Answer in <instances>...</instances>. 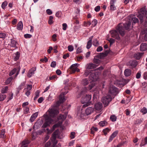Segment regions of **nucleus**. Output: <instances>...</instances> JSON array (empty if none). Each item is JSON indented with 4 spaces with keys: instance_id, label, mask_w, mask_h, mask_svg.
<instances>
[{
    "instance_id": "nucleus-1",
    "label": "nucleus",
    "mask_w": 147,
    "mask_h": 147,
    "mask_svg": "<svg viewBox=\"0 0 147 147\" xmlns=\"http://www.w3.org/2000/svg\"><path fill=\"white\" fill-rule=\"evenodd\" d=\"M91 98V95H87L85 96H83L81 98V102L82 104L86 103L83 105L82 107L80 110V107H78L77 108L78 111V114L80 115L81 116H82L84 114V111H83V109L85 108L90 105L91 103L90 101L89 102Z\"/></svg>"
},
{
    "instance_id": "nucleus-2",
    "label": "nucleus",
    "mask_w": 147,
    "mask_h": 147,
    "mask_svg": "<svg viewBox=\"0 0 147 147\" xmlns=\"http://www.w3.org/2000/svg\"><path fill=\"white\" fill-rule=\"evenodd\" d=\"M140 11L138 17L140 19L141 23L144 21L147 23V11L146 10L145 8L141 9Z\"/></svg>"
},
{
    "instance_id": "nucleus-3",
    "label": "nucleus",
    "mask_w": 147,
    "mask_h": 147,
    "mask_svg": "<svg viewBox=\"0 0 147 147\" xmlns=\"http://www.w3.org/2000/svg\"><path fill=\"white\" fill-rule=\"evenodd\" d=\"M86 70L84 75L85 77H87L89 75V79L90 80V83L92 82V63H88L86 66Z\"/></svg>"
},
{
    "instance_id": "nucleus-4",
    "label": "nucleus",
    "mask_w": 147,
    "mask_h": 147,
    "mask_svg": "<svg viewBox=\"0 0 147 147\" xmlns=\"http://www.w3.org/2000/svg\"><path fill=\"white\" fill-rule=\"evenodd\" d=\"M131 21H133L132 24L133 25V24H135L138 22V20L136 18L134 17L131 18V20H129L125 23L123 24L126 30H129L132 28V27L131 26Z\"/></svg>"
},
{
    "instance_id": "nucleus-5",
    "label": "nucleus",
    "mask_w": 147,
    "mask_h": 147,
    "mask_svg": "<svg viewBox=\"0 0 147 147\" xmlns=\"http://www.w3.org/2000/svg\"><path fill=\"white\" fill-rule=\"evenodd\" d=\"M111 100L112 98L111 96L109 95L103 97L101 99V101L105 107L107 106Z\"/></svg>"
},
{
    "instance_id": "nucleus-6",
    "label": "nucleus",
    "mask_w": 147,
    "mask_h": 147,
    "mask_svg": "<svg viewBox=\"0 0 147 147\" xmlns=\"http://www.w3.org/2000/svg\"><path fill=\"white\" fill-rule=\"evenodd\" d=\"M49 113V116L52 117H54L59 113L58 110L55 108L49 109L48 111Z\"/></svg>"
},
{
    "instance_id": "nucleus-7",
    "label": "nucleus",
    "mask_w": 147,
    "mask_h": 147,
    "mask_svg": "<svg viewBox=\"0 0 147 147\" xmlns=\"http://www.w3.org/2000/svg\"><path fill=\"white\" fill-rule=\"evenodd\" d=\"M103 69V68L102 66H100L99 67L95 69H94V70H92V71H96V74H95L94 75H93L92 77V82L94 81H96L99 78V74H100V73L99 71H100L101 70H102Z\"/></svg>"
},
{
    "instance_id": "nucleus-8",
    "label": "nucleus",
    "mask_w": 147,
    "mask_h": 147,
    "mask_svg": "<svg viewBox=\"0 0 147 147\" xmlns=\"http://www.w3.org/2000/svg\"><path fill=\"white\" fill-rule=\"evenodd\" d=\"M53 120L48 115H46L45 117V122L42 126V128H45L52 122Z\"/></svg>"
},
{
    "instance_id": "nucleus-9",
    "label": "nucleus",
    "mask_w": 147,
    "mask_h": 147,
    "mask_svg": "<svg viewBox=\"0 0 147 147\" xmlns=\"http://www.w3.org/2000/svg\"><path fill=\"white\" fill-rule=\"evenodd\" d=\"M116 30L119 32V33L122 36L124 35L125 31L123 28L122 27V24H119L116 28Z\"/></svg>"
},
{
    "instance_id": "nucleus-10",
    "label": "nucleus",
    "mask_w": 147,
    "mask_h": 147,
    "mask_svg": "<svg viewBox=\"0 0 147 147\" xmlns=\"http://www.w3.org/2000/svg\"><path fill=\"white\" fill-rule=\"evenodd\" d=\"M112 37L119 40L120 39L119 34L116 30H112L110 31Z\"/></svg>"
},
{
    "instance_id": "nucleus-11",
    "label": "nucleus",
    "mask_w": 147,
    "mask_h": 147,
    "mask_svg": "<svg viewBox=\"0 0 147 147\" xmlns=\"http://www.w3.org/2000/svg\"><path fill=\"white\" fill-rule=\"evenodd\" d=\"M20 66H19L17 67L16 68H14L9 73V75L10 76H11L14 74L16 72V76H17L19 74L20 71Z\"/></svg>"
},
{
    "instance_id": "nucleus-12",
    "label": "nucleus",
    "mask_w": 147,
    "mask_h": 147,
    "mask_svg": "<svg viewBox=\"0 0 147 147\" xmlns=\"http://www.w3.org/2000/svg\"><path fill=\"white\" fill-rule=\"evenodd\" d=\"M117 91V89L115 86H111L109 89V92L111 94H114L116 93Z\"/></svg>"
},
{
    "instance_id": "nucleus-13",
    "label": "nucleus",
    "mask_w": 147,
    "mask_h": 147,
    "mask_svg": "<svg viewBox=\"0 0 147 147\" xmlns=\"http://www.w3.org/2000/svg\"><path fill=\"white\" fill-rule=\"evenodd\" d=\"M18 45V43L17 41H16L13 39H11V43L10 46L11 47L14 48V49L17 48L18 47L17 45Z\"/></svg>"
},
{
    "instance_id": "nucleus-14",
    "label": "nucleus",
    "mask_w": 147,
    "mask_h": 147,
    "mask_svg": "<svg viewBox=\"0 0 147 147\" xmlns=\"http://www.w3.org/2000/svg\"><path fill=\"white\" fill-rule=\"evenodd\" d=\"M65 100L66 99L64 98V95H62V94H61L59 96V101H57V105H59L63 103Z\"/></svg>"
},
{
    "instance_id": "nucleus-15",
    "label": "nucleus",
    "mask_w": 147,
    "mask_h": 147,
    "mask_svg": "<svg viewBox=\"0 0 147 147\" xmlns=\"http://www.w3.org/2000/svg\"><path fill=\"white\" fill-rule=\"evenodd\" d=\"M95 109L98 110H100L102 108V104L100 102H98L95 104L94 106Z\"/></svg>"
},
{
    "instance_id": "nucleus-16",
    "label": "nucleus",
    "mask_w": 147,
    "mask_h": 147,
    "mask_svg": "<svg viewBox=\"0 0 147 147\" xmlns=\"http://www.w3.org/2000/svg\"><path fill=\"white\" fill-rule=\"evenodd\" d=\"M38 115V112H36L33 113L31 116L30 119V121L31 122L33 121L37 117Z\"/></svg>"
},
{
    "instance_id": "nucleus-17",
    "label": "nucleus",
    "mask_w": 147,
    "mask_h": 147,
    "mask_svg": "<svg viewBox=\"0 0 147 147\" xmlns=\"http://www.w3.org/2000/svg\"><path fill=\"white\" fill-rule=\"evenodd\" d=\"M36 70L35 67H33L30 69L27 74V76L29 78L32 75L34 74V72Z\"/></svg>"
},
{
    "instance_id": "nucleus-18",
    "label": "nucleus",
    "mask_w": 147,
    "mask_h": 147,
    "mask_svg": "<svg viewBox=\"0 0 147 147\" xmlns=\"http://www.w3.org/2000/svg\"><path fill=\"white\" fill-rule=\"evenodd\" d=\"M118 133V131H117L113 132L109 137V142H110L111 141L113 140V139L117 135Z\"/></svg>"
},
{
    "instance_id": "nucleus-19",
    "label": "nucleus",
    "mask_w": 147,
    "mask_h": 147,
    "mask_svg": "<svg viewBox=\"0 0 147 147\" xmlns=\"http://www.w3.org/2000/svg\"><path fill=\"white\" fill-rule=\"evenodd\" d=\"M147 49V44L146 43H142L140 46V49L142 51H146Z\"/></svg>"
},
{
    "instance_id": "nucleus-20",
    "label": "nucleus",
    "mask_w": 147,
    "mask_h": 147,
    "mask_svg": "<svg viewBox=\"0 0 147 147\" xmlns=\"http://www.w3.org/2000/svg\"><path fill=\"white\" fill-rule=\"evenodd\" d=\"M144 53H137L134 55V58L137 59H139L143 55Z\"/></svg>"
},
{
    "instance_id": "nucleus-21",
    "label": "nucleus",
    "mask_w": 147,
    "mask_h": 147,
    "mask_svg": "<svg viewBox=\"0 0 147 147\" xmlns=\"http://www.w3.org/2000/svg\"><path fill=\"white\" fill-rule=\"evenodd\" d=\"M128 65L131 67H135L137 65V63L136 60L131 61L129 62Z\"/></svg>"
},
{
    "instance_id": "nucleus-22",
    "label": "nucleus",
    "mask_w": 147,
    "mask_h": 147,
    "mask_svg": "<svg viewBox=\"0 0 147 147\" xmlns=\"http://www.w3.org/2000/svg\"><path fill=\"white\" fill-rule=\"evenodd\" d=\"M23 24L22 21L19 22L17 26V28L18 30H21L23 28Z\"/></svg>"
},
{
    "instance_id": "nucleus-23",
    "label": "nucleus",
    "mask_w": 147,
    "mask_h": 147,
    "mask_svg": "<svg viewBox=\"0 0 147 147\" xmlns=\"http://www.w3.org/2000/svg\"><path fill=\"white\" fill-rule=\"evenodd\" d=\"M25 82H24L22 83L20 86L17 88V91L18 93L19 91L23 88V86L25 85Z\"/></svg>"
},
{
    "instance_id": "nucleus-24",
    "label": "nucleus",
    "mask_w": 147,
    "mask_h": 147,
    "mask_svg": "<svg viewBox=\"0 0 147 147\" xmlns=\"http://www.w3.org/2000/svg\"><path fill=\"white\" fill-rule=\"evenodd\" d=\"M59 130L57 129L55 130L53 134L52 137L53 139L55 140L56 139L57 136L58 134Z\"/></svg>"
},
{
    "instance_id": "nucleus-25",
    "label": "nucleus",
    "mask_w": 147,
    "mask_h": 147,
    "mask_svg": "<svg viewBox=\"0 0 147 147\" xmlns=\"http://www.w3.org/2000/svg\"><path fill=\"white\" fill-rule=\"evenodd\" d=\"M91 38V37L89 38L90 40L88 41L87 44L86 48L88 49L90 48L92 44V39Z\"/></svg>"
},
{
    "instance_id": "nucleus-26",
    "label": "nucleus",
    "mask_w": 147,
    "mask_h": 147,
    "mask_svg": "<svg viewBox=\"0 0 147 147\" xmlns=\"http://www.w3.org/2000/svg\"><path fill=\"white\" fill-rule=\"evenodd\" d=\"M131 74V71L128 69H126L124 71V74L125 76H129Z\"/></svg>"
},
{
    "instance_id": "nucleus-27",
    "label": "nucleus",
    "mask_w": 147,
    "mask_h": 147,
    "mask_svg": "<svg viewBox=\"0 0 147 147\" xmlns=\"http://www.w3.org/2000/svg\"><path fill=\"white\" fill-rule=\"evenodd\" d=\"M20 53L19 52H17L16 53L14 54V60L15 61H17L18 60L20 57Z\"/></svg>"
},
{
    "instance_id": "nucleus-28",
    "label": "nucleus",
    "mask_w": 147,
    "mask_h": 147,
    "mask_svg": "<svg viewBox=\"0 0 147 147\" xmlns=\"http://www.w3.org/2000/svg\"><path fill=\"white\" fill-rule=\"evenodd\" d=\"M92 111V108L90 107L88 108L86 110L85 113L87 115L90 114Z\"/></svg>"
},
{
    "instance_id": "nucleus-29",
    "label": "nucleus",
    "mask_w": 147,
    "mask_h": 147,
    "mask_svg": "<svg viewBox=\"0 0 147 147\" xmlns=\"http://www.w3.org/2000/svg\"><path fill=\"white\" fill-rule=\"evenodd\" d=\"M114 3H110V9L111 11H114L116 9V7L114 5Z\"/></svg>"
},
{
    "instance_id": "nucleus-30",
    "label": "nucleus",
    "mask_w": 147,
    "mask_h": 147,
    "mask_svg": "<svg viewBox=\"0 0 147 147\" xmlns=\"http://www.w3.org/2000/svg\"><path fill=\"white\" fill-rule=\"evenodd\" d=\"M99 124L100 126L103 127L106 126L107 125V123L105 121H101L99 123Z\"/></svg>"
},
{
    "instance_id": "nucleus-31",
    "label": "nucleus",
    "mask_w": 147,
    "mask_h": 147,
    "mask_svg": "<svg viewBox=\"0 0 147 147\" xmlns=\"http://www.w3.org/2000/svg\"><path fill=\"white\" fill-rule=\"evenodd\" d=\"M28 143V141H24L22 142L21 147H28L27 144Z\"/></svg>"
},
{
    "instance_id": "nucleus-32",
    "label": "nucleus",
    "mask_w": 147,
    "mask_h": 147,
    "mask_svg": "<svg viewBox=\"0 0 147 147\" xmlns=\"http://www.w3.org/2000/svg\"><path fill=\"white\" fill-rule=\"evenodd\" d=\"M66 118V116L60 114L58 118L59 119L62 120V121L64 120Z\"/></svg>"
},
{
    "instance_id": "nucleus-33",
    "label": "nucleus",
    "mask_w": 147,
    "mask_h": 147,
    "mask_svg": "<svg viewBox=\"0 0 147 147\" xmlns=\"http://www.w3.org/2000/svg\"><path fill=\"white\" fill-rule=\"evenodd\" d=\"M40 91L39 90H37L35 92V96L34 97V100H35L38 98L39 95Z\"/></svg>"
},
{
    "instance_id": "nucleus-34",
    "label": "nucleus",
    "mask_w": 147,
    "mask_h": 147,
    "mask_svg": "<svg viewBox=\"0 0 147 147\" xmlns=\"http://www.w3.org/2000/svg\"><path fill=\"white\" fill-rule=\"evenodd\" d=\"M13 78L12 76L8 78L5 82V84L7 85L9 84L13 80Z\"/></svg>"
},
{
    "instance_id": "nucleus-35",
    "label": "nucleus",
    "mask_w": 147,
    "mask_h": 147,
    "mask_svg": "<svg viewBox=\"0 0 147 147\" xmlns=\"http://www.w3.org/2000/svg\"><path fill=\"white\" fill-rule=\"evenodd\" d=\"M8 90V87L7 86H6L2 89L1 92L2 94L5 93H7Z\"/></svg>"
},
{
    "instance_id": "nucleus-36",
    "label": "nucleus",
    "mask_w": 147,
    "mask_h": 147,
    "mask_svg": "<svg viewBox=\"0 0 147 147\" xmlns=\"http://www.w3.org/2000/svg\"><path fill=\"white\" fill-rule=\"evenodd\" d=\"M53 17L52 16H49V19L48 20V23L50 24H52L53 22Z\"/></svg>"
},
{
    "instance_id": "nucleus-37",
    "label": "nucleus",
    "mask_w": 147,
    "mask_h": 147,
    "mask_svg": "<svg viewBox=\"0 0 147 147\" xmlns=\"http://www.w3.org/2000/svg\"><path fill=\"white\" fill-rule=\"evenodd\" d=\"M110 119L112 121L114 122L116 121L117 117L115 115H113L110 116Z\"/></svg>"
},
{
    "instance_id": "nucleus-38",
    "label": "nucleus",
    "mask_w": 147,
    "mask_h": 147,
    "mask_svg": "<svg viewBox=\"0 0 147 147\" xmlns=\"http://www.w3.org/2000/svg\"><path fill=\"white\" fill-rule=\"evenodd\" d=\"M110 130V129L108 128H107L105 129H104L103 130V132L104 134L105 135H106L109 132Z\"/></svg>"
},
{
    "instance_id": "nucleus-39",
    "label": "nucleus",
    "mask_w": 147,
    "mask_h": 147,
    "mask_svg": "<svg viewBox=\"0 0 147 147\" xmlns=\"http://www.w3.org/2000/svg\"><path fill=\"white\" fill-rule=\"evenodd\" d=\"M80 71V69L77 67H76V68H73L71 70V74H74V73L76 71L77 72H79Z\"/></svg>"
},
{
    "instance_id": "nucleus-40",
    "label": "nucleus",
    "mask_w": 147,
    "mask_h": 147,
    "mask_svg": "<svg viewBox=\"0 0 147 147\" xmlns=\"http://www.w3.org/2000/svg\"><path fill=\"white\" fill-rule=\"evenodd\" d=\"M59 124L58 123L55 124L53 125L52 127V131H51V133H52V132L54 131L56 128L59 127Z\"/></svg>"
},
{
    "instance_id": "nucleus-41",
    "label": "nucleus",
    "mask_w": 147,
    "mask_h": 147,
    "mask_svg": "<svg viewBox=\"0 0 147 147\" xmlns=\"http://www.w3.org/2000/svg\"><path fill=\"white\" fill-rule=\"evenodd\" d=\"M79 65V64H78V63H76L73 64L71 65L69 68L71 69V70L73 68H76V67H78Z\"/></svg>"
},
{
    "instance_id": "nucleus-42",
    "label": "nucleus",
    "mask_w": 147,
    "mask_h": 147,
    "mask_svg": "<svg viewBox=\"0 0 147 147\" xmlns=\"http://www.w3.org/2000/svg\"><path fill=\"white\" fill-rule=\"evenodd\" d=\"M140 112L143 114H146L147 113V110L146 108L144 107L140 110Z\"/></svg>"
},
{
    "instance_id": "nucleus-43",
    "label": "nucleus",
    "mask_w": 147,
    "mask_h": 147,
    "mask_svg": "<svg viewBox=\"0 0 147 147\" xmlns=\"http://www.w3.org/2000/svg\"><path fill=\"white\" fill-rule=\"evenodd\" d=\"M88 80L86 79H84L82 80V84L86 86L88 84Z\"/></svg>"
},
{
    "instance_id": "nucleus-44",
    "label": "nucleus",
    "mask_w": 147,
    "mask_h": 147,
    "mask_svg": "<svg viewBox=\"0 0 147 147\" xmlns=\"http://www.w3.org/2000/svg\"><path fill=\"white\" fill-rule=\"evenodd\" d=\"M91 24V21H88L87 22H84V26L88 27L90 26Z\"/></svg>"
},
{
    "instance_id": "nucleus-45",
    "label": "nucleus",
    "mask_w": 147,
    "mask_h": 147,
    "mask_svg": "<svg viewBox=\"0 0 147 147\" xmlns=\"http://www.w3.org/2000/svg\"><path fill=\"white\" fill-rule=\"evenodd\" d=\"M6 98L5 94H0V101H3Z\"/></svg>"
},
{
    "instance_id": "nucleus-46",
    "label": "nucleus",
    "mask_w": 147,
    "mask_h": 147,
    "mask_svg": "<svg viewBox=\"0 0 147 147\" xmlns=\"http://www.w3.org/2000/svg\"><path fill=\"white\" fill-rule=\"evenodd\" d=\"M144 33H146L144 37V39L145 40L147 41V28L145 29L144 30Z\"/></svg>"
},
{
    "instance_id": "nucleus-47",
    "label": "nucleus",
    "mask_w": 147,
    "mask_h": 147,
    "mask_svg": "<svg viewBox=\"0 0 147 147\" xmlns=\"http://www.w3.org/2000/svg\"><path fill=\"white\" fill-rule=\"evenodd\" d=\"M5 133V130L4 129H2L1 131V137L4 138V134Z\"/></svg>"
},
{
    "instance_id": "nucleus-48",
    "label": "nucleus",
    "mask_w": 147,
    "mask_h": 147,
    "mask_svg": "<svg viewBox=\"0 0 147 147\" xmlns=\"http://www.w3.org/2000/svg\"><path fill=\"white\" fill-rule=\"evenodd\" d=\"M7 3L6 1L3 3L1 5L2 8L3 9H4L5 7L7 5Z\"/></svg>"
},
{
    "instance_id": "nucleus-49",
    "label": "nucleus",
    "mask_w": 147,
    "mask_h": 147,
    "mask_svg": "<svg viewBox=\"0 0 147 147\" xmlns=\"http://www.w3.org/2000/svg\"><path fill=\"white\" fill-rule=\"evenodd\" d=\"M6 36V35L5 33L0 32V38H5Z\"/></svg>"
},
{
    "instance_id": "nucleus-50",
    "label": "nucleus",
    "mask_w": 147,
    "mask_h": 147,
    "mask_svg": "<svg viewBox=\"0 0 147 147\" xmlns=\"http://www.w3.org/2000/svg\"><path fill=\"white\" fill-rule=\"evenodd\" d=\"M61 12L60 11H58L55 14L56 16L58 18L60 17L61 16Z\"/></svg>"
},
{
    "instance_id": "nucleus-51",
    "label": "nucleus",
    "mask_w": 147,
    "mask_h": 147,
    "mask_svg": "<svg viewBox=\"0 0 147 147\" xmlns=\"http://www.w3.org/2000/svg\"><path fill=\"white\" fill-rule=\"evenodd\" d=\"M74 47L71 45H69L68 47V50L69 51H72L74 50Z\"/></svg>"
},
{
    "instance_id": "nucleus-52",
    "label": "nucleus",
    "mask_w": 147,
    "mask_h": 147,
    "mask_svg": "<svg viewBox=\"0 0 147 147\" xmlns=\"http://www.w3.org/2000/svg\"><path fill=\"white\" fill-rule=\"evenodd\" d=\"M56 65V63L55 61H52L51 64V67L54 68L55 67Z\"/></svg>"
},
{
    "instance_id": "nucleus-53",
    "label": "nucleus",
    "mask_w": 147,
    "mask_h": 147,
    "mask_svg": "<svg viewBox=\"0 0 147 147\" xmlns=\"http://www.w3.org/2000/svg\"><path fill=\"white\" fill-rule=\"evenodd\" d=\"M142 121L141 119H138L135 121V124H139L141 123Z\"/></svg>"
},
{
    "instance_id": "nucleus-54",
    "label": "nucleus",
    "mask_w": 147,
    "mask_h": 147,
    "mask_svg": "<svg viewBox=\"0 0 147 147\" xmlns=\"http://www.w3.org/2000/svg\"><path fill=\"white\" fill-rule=\"evenodd\" d=\"M24 37L26 38H30L32 36L31 35L28 34H24Z\"/></svg>"
},
{
    "instance_id": "nucleus-55",
    "label": "nucleus",
    "mask_w": 147,
    "mask_h": 147,
    "mask_svg": "<svg viewBox=\"0 0 147 147\" xmlns=\"http://www.w3.org/2000/svg\"><path fill=\"white\" fill-rule=\"evenodd\" d=\"M29 107H26L24 108V111L25 114L28 113L29 112Z\"/></svg>"
},
{
    "instance_id": "nucleus-56",
    "label": "nucleus",
    "mask_w": 147,
    "mask_h": 147,
    "mask_svg": "<svg viewBox=\"0 0 147 147\" xmlns=\"http://www.w3.org/2000/svg\"><path fill=\"white\" fill-rule=\"evenodd\" d=\"M51 145V142L49 141L48 142L45 144L44 147H52L50 146Z\"/></svg>"
},
{
    "instance_id": "nucleus-57",
    "label": "nucleus",
    "mask_w": 147,
    "mask_h": 147,
    "mask_svg": "<svg viewBox=\"0 0 147 147\" xmlns=\"http://www.w3.org/2000/svg\"><path fill=\"white\" fill-rule=\"evenodd\" d=\"M108 41L109 42L110 44L111 45L115 42V40L113 38H111L108 40Z\"/></svg>"
},
{
    "instance_id": "nucleus-58",
    "label": "nucleus",
    "mask_w": 147,
    "mask_h": 147,
    "mask_svg": "<svg viewBox=\"0 0 147 147\" xmlns=\"http://www.w3.org/2000/svg\"><path fill=\"white\" fill-rule=\"evenodd\" d=\"M98 44H99L97 40H94L93 44V45L94 46H97Z\"/></svg>"
},
{
    "instance_id": "nucleus-59",
    "label": "nucleus",
    "mask_w": 147,
    "mask_h": 147,
    "mask_svg": "<svg viewBox=\"0 0 147 147\" xmlns=\"http://www.w3.org/2000/svg\"><path fill=\"white\" fill-rule=\"evenodd\" d=\"M32 85H28L26 89L27 90H29L30 91V90L32 89Z\"/></svg>"
},
{
    "instance_id": "nucleus-60",
    "label": "nucleus",
    "mask_w": 147,
    "mask_h": 147,
    "mask_svg": "<svg viewBox=\"0 0 147 147\" xmlns=\"http://www.w3.org/2000/svg\"><path fill=\"white\" fill-rule=\"evenodd\" d=\"M57 37V35L56 34H54L52 36V38L53 40L54 41H55L57 39L56 37Z\"/></svg>"
},
{
    "instance_id": "nucleus-61",
    "label": "nucleus",
    "mask_w": 147,
    "mask_h": 147,
    "mask_svg": "<svg viewBox=\"0 0 147 147\" xmlns=\"http://www.w3.org/2000/svg\"><path fill=\"white\" fill-rule=\"evenodd\" d=\"M46 12L47 14L49 15H51L52 13V12L51 9H48L46 10Z\"/></svg>"
},
{
    "instance_id": "nucleus-62",
    "label": "nucleus",
    "mask_w": 147,
    "mask_h": 147,
    "mask_svg": "<svg viewBox=\"0 0 147 147\" xmlns=\"http://www.w3.org/2000/svg\"><path fill=\"white\" fill-rule=\"evenodd\" d=\"M63 26V29L64 30H66L67 27V24L66 23H63L62 24Z\"/></svg>"
},
{
    "instance_id": "nucleus-63",
    "label": "nucleus",
    "mask_w": 147,
    "mask_h": 147,
    "mask_svg": "<svg viewBox=\"0 0 147 147\" xmlns=\"http://www.w3.org/2000/svg\"><path fill=\"white\" fill-rule=\"evenodd\" d=\"M97 23V21L96 20H94L92 21V26H95Z\"/></svg>"
},
{
    "instance_id": "nucleus-64",
    "label": "nucleus",
    "mask_w": 147,
    "mask_h": 147,
    "mask_svg": "<svg viewBox=\"0 0 147 147\" xmlns=\"http://www.w3.org/2000/svg\"><path fill=\"white\" fill-rule=\"evenodd\" d=\"M69 56V53H67L63 55V57L64 59H66L67 57H68Z\"/></svg>"
}]
</instances>
